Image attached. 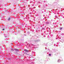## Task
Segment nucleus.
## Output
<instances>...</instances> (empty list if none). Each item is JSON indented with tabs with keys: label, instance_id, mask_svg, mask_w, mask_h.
I'll return each instance as SVG.
<instances>
[{
	"label": "nucleus",
	"instance_id": "7ed1b4c3",
	"mask_svg": "<svg viewBox=\"0 0 64 64\" xmlns=\"http://www.w3.org/2000/svg\"><path fill=\"white\" fill-rule=\"evenodd\" d=\"M58 63H60V62H61V60H58Z\"/></svg>",
	"mask_w": 64,
	"mask_h": 64
},
{
	"label": "nucleus",
	"instance_id": "0eeeda50",
	"mask_svg": "<svg viewBox=\"0 0 64 64\" xmlns=\"http://www.w3.org/2000/svg\"><path fill=\"white\" fill-rule=\"evenodd\" d=\"M4 30V29H2V30Z\"/></svg>",
	"mask_w": 64,
	"mask_h": 64
},
{
	"label": "nucleus",
	"instance_id": "f03ea898",
	"mask_svg": "<svg viewBox=\"0 0 64 64\" xmlns=\"http://www.w3.org/2000/svg\"><path fill=\"white\" fill-rule=\"evenodd\" d=\"M14 50H15L16 51H19V50L17 49H14Z\"/></svg>",
	"mask_w": 64,
	"mask_h": 64
},
{
	"label": "nucleus",
	"instance_id": "f257e3e1",
	"mask_svg": "<svg viewBox=\"0 0 64 64\" xmlns=\"http://www.w3.org/2000/svg\"><path fill=\"white\" fill-rule=\"evenodd\" d=\"M24 50L25 51V52H29V50Z\"/></svg>",
	"mask_w": 64,
	"mask_h": 64
},
{
	"label": "nucleus",
	"instance_id": "20e7f679",
	"mask_svg": "<svg viewBox=\"0 0 64 64\" xmlns=\"http://www.w3.org/2000/svg\"><path fill=\"white\" fill-rule=\"evenodd\" d=\"M8 21H10V20H11V18H8Z\"/></svg>",
	"mask_w": 64,
	"mask_h": 64
},
{
	"label": "nucleus",
	"instance_id": "423d86ee",
	"mask_svg": "<svg viewBox=\"0 0 64 64\" xmlns=\"http://www.w3.org/2000/svg\"><path fill=\"white\" fill-rule=\"evenodd\" d=\"M62 29V28H60V30H61Z\"/></svg>",
	"mask_w": 64,
	"mask_h": 64
},
{
	"label": "nucleus",
	"instance_id": "39448f33",
	"mask_svg": "<svg viewBox=\"0 0 64 64\" xmlns=\"http://www.w3.org/2000/svg\"><path fill=\"white\" fill-rule=\"evenodd\" d=\"M51 54H49V56H51Z\"/></svg>",
	"mask_w": 64,
	"mask_h": 64
}]
</instances>
